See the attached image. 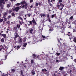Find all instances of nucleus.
I'll list each match as a JSON object with an SVG mask.
<instances>
[{"label": "nucleus", "instance_id": "obj_1", "mask_svg": "<svg viewBox=\"0 0 76 76\" xmlns=\"http://www.w3.org/2000/svg\"><path fill=\"white\" fill-rule=\"evenodd\" d=\"M22 4H25L24 5H21V7L22 8L25 7V9H26V7H27V4H26V3L25 1H22L21 3Z\"/></svg>", "mask_w": 76, "mask_h": 76}, {"label": "nucleus", "instance_id": "obj_2", "mask_svg": "<svg viewBox=\"0 0 76 76\" xmlns=\"http://www.w3.org/2000/svg\"><path fill=\"white\" fill-rule=\"evenodd\" d=\"M4 1V0H0V7H1V9H3V7L4 6L2 5V3L3 4H4L5 3L4 2H3Z\"/></svg>", "mask_w": 76, "mask_h": 76}, {"label": "nucleus", "instance_id": "obj_3", "mask_svg": "<svg viewBox=\"0 0 76 76\" xmlns=\"http://www.w3.org/2000/svg\"><path fill=\"white\" fill-rule=\"evenodd\" d=\"M20 7H21V6H20L19 7H17L15 9L13 10L14 11H16V12H18L19 10L20 9Z\"/></svg>", "mask_w": 76, "mask_h": 76}, {"label": "nucleus", "instance_id": "obj_4", "mask_svg": "<svg viewBox=\"0 0 76 76\" xmlns=\"http://www.w3.org/2000/svg\"><path fill=\"white\" fill-rule=\"evenodd\" d=\"M4 50V48H3V47L2 46H0V51H3Z\"/></svg>", "mask_w": 76, "mask_h": 76}, {"label": "nucleus", "instance_id": "obj_5", "mask_svg": "<svg viewBox=\"0 0 76 76\" xmlns=\"http://www.w3.org/2000/svg\"><path fill=\"white\" fill-rule=\"evenodd\" d=\"M32 22H33V23L34 24H35V25H36V24H37L36 22H35V19H34V18H33V20H32Z\"/></svg>", "mask_w": 76, "mask_h": 76}, {"label": "nucleus", "instance_id": "obj_6", "mask_svg": "<svg viewBox=\"0 0 76 76\" xmlns=\"http://www.w3.org/2000/svg\"><path fill=\"white\" fill-rule=\"evenodd\" d=\"M3 15H4V17H5L6 16V15H7V13L6 12H4L3 13Z\"/></svg>", "mask_w": 76, "mask_h": 76}, {"label": "nucleus", "instance_id": "obj_7", "mask_svg": "<svg viewBox=\"0 0 76 76\" xmlns=\"http://www.w3.org/2000/svg\"><path fill=\"white\" fill-rule=\"evenodd\" d=\"M63 69H64V68L63 67L61 66L59 68V70H62Z\"/></svg>", "mask_w": 76, "mask_h": 76}, {"label": "nucleus", "instance_id": "obj_8", "mask_svg": "<svg viewBox=\"0 0 76 76\" xmlns=\"http://www.w3.org/2000/svg\"><path fill=\"white\" fill-rule=\"evenodd\" d=\"M1 17V14H0V18ZM3 21V19H0V22H2Z\"/></svg>", "mask_w": 76, "mask_h": 76}, {"label": "nucleus", "instance_id": "obj_9", "mask_svg": "<svg viewBox=\"0 0 76 76\" xmlns=\"http://www.w3.org/2000/svg\"><path fill=\"white\" fill-rule=\"evenodd\" d=\"M4 38H3L2 39H1V41L2 42H4Z\"/></svg>", "mask_w": 76, "mask_h": 76}, {"label": "nucleus", "instance_id": "obj_10", "mask_svg": "<svg viewBox=\"0 0 76 76\" xmlns=\"http://www.w3.org/2000/svg\"><path fill=\"white\" fill-rule=\"evenodd\" d=\"M20 4H21V3H18L15 4L16 6H19L20 5Z\"/></svg>", "mask_w": 76, "mask_h": 76}, {"label": "nucleus", "instance_id": "obj_11", "mask_svg": "<svg viewBox=\"0 0 76 76\" xmlns=\"http://www.w3.org/2000/svg\"><path fill=\"white\" fill-rule=\"evenodd\" d=\"M2 36L4 38H6V34H3Z\"/></svg>", "mask_w": 76, "mask_h": 76}, {"label": "nucleus", "instance_id": "obj_12", "mask_svg": "<svg viewBox=\"0 0 76 76\" xmlns=\"http://www.w3.org/2000/svg\"><path fill=\"white\" fill-rule=\"evenodd\" d=\"M11 15L12 16H15V14L13 12L12 13Z\"/></svg>", "mask_w": 76, "mask_h": 76}, {"label": "nucleus", "instance_id": "obj_13", "mask_svg": "<svg viewBox=\"0 0 76 76\" xmlns=\"http://www.w3.org/2000/svg\"><path fill=\"white\" fill-rule=\"evenodd\" d=\"M73 41H74L75 42H76V37H75L74 38Z\"/></svg>", "mask_w": 76, "mask_h": 76}, {"label": "nucleus", "instance_id": "obj_14", "mask_svg": "<svg viewBox=\"0 0 76 76\" xmlns=\"http://www.w3.org/2000/svg\"><path fill=\"white\" fill-rule=\"evenodd\" d=\"M34 60H31V64H32V63H34Z\"/></svg>", "mask_w": 76, "mask_h": 76}, {"label": "nucleus", "instance_id": "obj_15", "mask_svg": "<svg viewBox=\"0 0 76 76\" xmlns=\"http://www.w3.org/2000/svg\"><path fill=\"white\" fill-rule=\"evenodd\" d=\"M31 75H33V76H34V75H35V72H31Z\"/></svg>", "mask_w": 76, "mask_h": 76}, {"label": "nucleus", "instance_id": "obj_16", "mask_svg": "<svg viewBox=\"0 0 76 76\" xmlns=\"http://www.w3.org/2000/svg\"><path fill=\"white\" fill-rule=\"evenodd\" d=\"M56 14H54L52 15V18H54V16H56Z\"/></svg>", "mask_w": 76, "mask_h": 76}, {"label": "nucleus", "instance_id": "obj_17", "mask_svg": "<svg viewBox=\"0 0 76 76\" xmlns=\"http://www.w3.org/2000/svg\"><path fill=\"white\" fill-rule=\"evenodd\" d=\"M26 45H27V43H24L23 45L24 47H26Z\"/></svg>", "mask_w": 76, "mask_h": 76}, {"label": "nucleus", "instance_id": "obj_18", "mask_svg": "<svg viewBox=\"0 0 76 76\" xmlns=\"http://www.w3.org/2000/svg\"><path fill=\"white\" fill-rule=\"evenodd\" d=\"M20 72L22 76H23V72L22 71V70Z\"/></svg>", "mask_w": 76, "mask_h": 76}, {"label": "nucleus", "instance_id": "obj_19", "mask_svg": "<svg viewBox=\"0 0 76 76\" xmlns=\"http://www.w3.org/2000/svg\"><path fill=\"white\" fill-rule=\"evenodd\" d=\"M41 15L42 16H43V17H44V16H45V14H42Z\"/></svg>", "mask_w": 76, "mask_h": 76}, {"label": "nucleus", "instance_id": "obj_20", "mask_svg": "<svg viewBox=\"0 0 76 76\" xmlns=\"http://www.w3.org/2000/svg\"><path fill=\"white\" fill-rule=\"evenodd\" d=\"M12 72H15V69H12Z\"/></svg>", "mask_w": 76, "mask_h": 76}, {"label": "nucleus", "instance_id": "obj_21", "mask_svg": "<svg viewBox=\"0 0 76 76\" xmlns=\"http://www.w3.org/2000/svg\"><path fill=\"white\" fill-rule=\"evenodd\" d=\"M63 1H62V0H59L58 1V2L59 3H61V2H62Z\"/></svg>", "mask_w": 76, "mask_h": 76}, {"label": "nucleus", "instance_id": "obj_22", "mask_svg": "<svg viewBox=\"0 0 76 76\" xmlns=\"http://www.w3.org/2000/svg\"><path fill=\"white\" fill-rule=\"evenodd\" d=\"M39 4L38 3H37L36 4V6H38Z\"/></svg>", "mask_w": 76, "mask_h": 76}, {"label": "nucleus", "instance_id": "obj_23", "mask_svg": "<svg viewBox=\"0 0 76 76\" xmlns=\"http://www.w3.org/2000/svg\"><path fill=\"white\" fill-rule=\"evenodd\" d=\"M11 18V15H9L8 17V19H9Z\"/></svg>", "mask_w": 76, "mask_h": 76}, {"label": "nucleus", "instance_id": "obj_24", "mask_svg": "<svg viewBox=\"0 0 76 76\" xmlns=\"http://www.w3.org/2000/svg\"><path fill=\"white\" fill-rule=\"evenodd\" d=\"M32 31H33V30H32V29H31V30H30V33H32Z\"/></svg>", "mask_w": 76, "mask_h": 76}, {"label": "nucleus", "instance_id": "obj_25", "mask_svg": "<svg viewBox=\"0 0 76 76\" xmlns=\"http://www.w3.org/2000/svg\"><path fill=\"white\" fill-rule=\"evenodd\" d=\"M33 56L34 57V58H35V57H36V55H35V54H33Z\"/></svg>", "mask_w": 76, "mask_h": 76}, {"label": "nucleus", "instance_id": "obj_26", "mask_svg": "<svg viewBox=\"0 0 76 76\" xmlns=\"http://www.w3.org/2000/svg\"><path fill=\"white\" fill-rule=\"evenodd\" d=\"M39 6H42V4L40 2L39 3Z\"/></svg>", "mask_w": 76, "mask_h": 76}, {"label": "nucleus", "instance_id": "obj_27", "mask_svg": "<svg viewBox=\"0 0 76 76\" xmlns=\"http://www.w3.org/2000/svg\"><path fill=\"white\" fill-rule=\"evenodd\" d=\"M17 27L19 28H20V25L18 26V25H17Z\"/></svg>", "mask_w": 76, "mask_h": 76}, {"label": "nucleus", "instance_id": "obj_28", "mask_svg": "<svg viewBox=\"0 0 76 76\" xmlns=\"http://www.w3.org/2000/svg\"><path fill=\"white\" fill-rule=\"evenodd\" d=\"M4 20L6 21V20H7V18H5L4 19Z\"/></svg>", "mask_w": 76, "mask_h": 76}, {"label": "nucleus", "instance_id": "obj_29", "mask_svg": "<svg viewBox=\"0 0 76 76\" xmlns=\"http://www.w3.org/2000/svg\"><path fill=\"white\" fill-rule=\"evenodd\" d=\"M22 39H20V41H19V42H20V43H21V42H22Z\"/></svg>", "mask_w": 76, "mask_h": 76}, {"label": "nucleus", "instance_id": "obj_30", "mask_svg": "<svg viewBox=\"0 0 76 76\" xmlns=\"http://www.w3.org/2000/svg\"><path fill=\"white\" fill-rule=\"evenodd\" d=\"M68 35V36H70V35H71L70 33V32H69Z\"/></svg>", "mask_w": 76, "mask_h": 76}, {"label": "nucleus", "instance_id": "obj_31", "mask_svg": "<svg viewBox=\"0 0 76 76\" xmlns=\"http://www.w3.org/2000/svg\"><path fill=\"white\" fill-rule=\"evenodd\" d=\"M14 29H15V30H16V29H17V27H14Z\"/></svg>", "mask_w": 76, "mask_h": 76}, {"label": "nucleus", "instance_id": "obj_32", "mask_svg": "<svg viewBox=\"0 0 76 76\" xmlns=\"http://www.w3.org/2000/svg\"><path fill=\"white\" fill-rule=\"evenodd\" d=\"M60 5H61V6H62L63 7H64V5H63L61 3L60 4Z\"/></svg>", "mask_w": 76, "mask_h": 76}, {"label": "nucleus", "instance_id": "obj_33", "mask_svg": "<svg viewBox=\"0 0 76 76\" xmlns=\"http://www.w3.org/2000/svg\"><path fill=\"white\" fill-rule=\"evenodd\" d=\"M42 38H45V37L44 36L42 35Z\"/></svg>", "mask_w": 76, "mask_h": 76}, {"label": "nucleus", "instance_id": "obj_34", "mask_svg": "<svg viewBox=\"0 0 76 76\" xmlns=\"http://www.w3.org/2000/svg\"><path fill=\"white\" fill-rule=\"evenodd\" d=\"M73 16H72L70 18V19H73Z\"/></svg>", "mask_w": 76, "mask_h": 76}, {"label": "nucleus", "instance_id": "obj_35", "mask_svg": "<svg viewBox=\"0 0 76 76\" xmlns=\"http://www.w3.org/2000/svg\"><path fill=\"white\" fill-rule=\"evenodd\" d=\"M3 34H2L1 33H0V36H3Z\"/></svg>", "mask_w": 76, "mask_h": 76}, {"label": "nucleus", "instance_id": "obj_36", "mask_svg": "<svg viewBox=\"0 0 76 76\" xmlns=\"http://www.w3.org/2000/svg\"><path fill=\"white\" fill-rule=\"evenodd\" d=\"M7 7H10V5L8 4L7 5Z\"/></svg>", "mask_w": 76, "mask_h": 76}, {"label": "nucleus", "instance_id": "obj_37", "mask_svg": "<svg viewBox=\"0 0 76 76\" xmlns=\"http://www.w3.org/2000/svg\"><path fill=\"white\" fill-rule=\"evenodd\" d=\"M33 0H31L30 1V3H32V2H33Z\"/></svg>", "mask_w": 76, "mask_h": 76}, {"label": "nucleus", "instance_id": "obj_38", "mask_svg": "<svg viewBox=\"0 0 76 76\" xmlns=\"http://www.w3.org/2000/svg\"><path fill=\"white\" fill-rule=\"evenodd\" d=\"M59 9H60V10H62L63 9V7H62L61 8Z\"/></svg>", "mask_w": 76, "mask_h": 76}, {"label": "nucleus", "instance_id": "obj_39", "mask_svg": "<svg viewBox=\"0 0 76 76\" xmlns=\"http://www.w3.org/2000/svg\"><path fill=\"white\" fill-rule=\"evenodd\" d=\"M7 23H8V24L10 23V22H9V21L7 22Z\"/></svg>", "mask_w": 76, "mask_h": 76}, {"label": "nucleus", "instance_id": "obj_40", "mask_svg": "<svg viewBox=\"0 0 76 76\" xmlns=\"http://www.w3.org/2000/svg\"><path fill=\"white\" fill-rule=\"evenodd\" d=\"M69 38H70L71 41V42H72V40H73V39H71V38H70V37H69Z\"/></svg>", "mask_w": 76, "mask_h": 76}, {"label": "nucleus", "instance_id": "obj_41", "mask_svg": "<svg viewBox=\"0 0 76 76\" xmlns=\"http://www.w3.org/2000/svg\"><path fill=\"white\" fill-rule=\"evenodd\" d=\"M20 19H21V20L22 21H23V19H22V18L21 17Z\"/></svg>", "mask_w": 76, "mask_h": 76}, {"label": "nucleus", "instance_id": "obj_42", "mask_svg": "<svg viewBox=\"0 0 76 76\" xmlns=\"http://www.w3.org/2000/svg\"><path fill=\"white\" fill-rule=\"evenodd\" d=\"M18 19H20V18H21V17L19 16L18 17Z\"/></svg>", "mask_w": 76, "mask_h": 76}, {"label": "nucleus", "instance_id": "obj_43", "mask_svg": "<svg viewBox=\"0 0 76 76\" xmlns=\"http://www.w3.org/2000/svg\"><path fill=\"white\" fill-rule=\"evenodd\" d=\"M57 55L58 56H59V55H60V53H57Z\"/></svg>", "mask_w": 76, "mask_h": 76}, {"label": "nucleus", "instance_id": "obj_44", "mask_svg": "<svg viewBox=\"0 0 76 76\" xmlns=\"http://www.w3.org/2000/svg\"><path fill=\"white\" fill-rule=\"evenodd\" d=\"M50 6H52V4H51L50 3Z\"/></svg>", "mask_w": 76, "mask_h": 76}, {"label": "nucleus", "instance_id": "obj_45", "mask_svg": "<svg viewBox=\"0 0 76 76\" xmlns=\"http://www.w3.org/2000/svg\"><path fill=\"white\" fill-rule=\"evenodd\" d=\"M74 61L75 63H76V59L74 60Z\"/></svg>", "mask_w": 76, "mask_h": 76}, {"label": "nucleus", "instance_id": "obj_46", "mask_svg": "<svg viewBox=\"0 0 76 76\" xmlns=\"http://www.w3.org/2000/svg\"><path fill=\"white\" fill-rule=\"evenodd\" d=\"M29 22H30V23L31 24L32 23V21H30Z\"/></svg>", "mask_w": 76, "mask_h": 76}, {"label": "nucleus", "instance_id": "obj_47", "mask_svg": "<svg viewBox=\"0 0 76 76\" xmlns=\"http://www.w3.org/2000/svg\"><path fill=\"white\" fill-rule=\"evenodd\" d=\"M60 6H60V5H59V6H58V7H60Z\"/></svg>", "mask_w": 76, "mask_h": 76}, {"label": "nucleus", "instance_id": "obj_48", "mask_svg": "<svg viewBox=\"0 0 76 76\" xmlns=\"http://www.w3.org/2000/svg\"><path fill=\"white\" fill-rule=\"evenodd\" d=\"M44 70H45V71L46 72H47V70H46V69H44Z\"/></svg>", "mask_w": 76, "mask_h": 76}, {"label": "nucleus", "instance_id": "obj_49", "mask_svg": "<svg viewBox=\"0 0 76 76\" xmlns=\"http://www.w3.org/2000/svg\"><path fill=\"white\" fill-rule=\"evenodd\" d=\"M33 7L32 6H31L30 7H31V8H32Z\"/></svg>", "mask_w": 76, "mask_h": 76}, {"label": "nucleus", "instance_id": "obj_50", "mask_svg": "<svg viewBox=\"0 0 76 76\" xmlns=\"http://www.w3.org/2000/svg\"><path fill=\"white\" fill-rule=\"evenodd\" d=\"M48 18H49V15H47Z\"/></svg>", "mask_w": 76, "mask_h": 76}, {"label": "nucleus", "instance_id": "obj_51", "mask_svg": "<svg viewBox=\"0 0 76 76\" xmlns=\"http://www.w3.org/2000/svg\"><path fill=\"white\" fill-rule=\"evenodd\" d=\"M56 61V62H58V60H57Z\"/></svg>", "mask_w": 76, "mask_h": 76}, {"label": "nucleus", "instance_id": "obj_52", "mask_svg": "<svg viewBox=\"0 0 76 76\" xmlns=\"http://www.w3.org/2000/svg\"><path fill=\"white\" fill-rule=\"evenodd\" d=\"M5 1H8V0H5Z\"/></svg>", "mask_w": 76, "mask_h": 76}, {"label": "nucleus", "instance_id": "obj_53", "mask_svg": "<svg viewBox=\"0 0 76 76\" xmlns=\"http://www.w3.org/2000/svg\"><path fill=\"white\" fill-rule=\"evenodd\" d=\"M48 1L49 2H50V0H48Z\"/></svg>", "mask_w": 76, "mask_h": 76}, {"label": "nucleus", "instance_id": "obj_54", "mask_svg": "<svg viewBox=\"0 0 76 76\" xmlns=\"http://www.w3.org/2000/svg\"><path fill=\"white\" fill-rule=\"evenodd\" d=\"M11 12H12V11H11V10H10V11H9V12H10V13H11Z\"/></svg>", "mask_w": 76, "mask_h": 76}, {"label": "nucleus", "instance_id": "obj_55", "mask_svg": "<svg viewBox=\"0 0 76 76\" xmlns=\"http://www.w3.org/2000/svg\"><path fill=\"white\" fill-rule=\"evenodd\" d=\"M20 24H22V23H21V22H20Z\"/></svg>", "mask_w": 76, "mask_h": 76}, {"label": "nucleus", "instance_id": "obj_56", "mask_svg": "<svg viewBox=\"0 0 76 76\" xmlns=\"http://www.w3.org/2000/svg\"><path fill=\"white\" fill-rule=\"evenodd\" d=\"M1 33H3V31H1Z\"/></svg>", "mask_w": 76, "mask_h": 76}, {"label": "nucleus", "instance_id": "obj_57", "mask_svg": "<svg viewBox=\"0 0 76 76\" xmlns=\"http://www.w3.org/2000/svg\"><path fill=\"white\" fill-rule=\"evenodd\" d=\"M2 61V59H0V61Z\"/></svg>", "mask_w": 76, "mask_h": 76}, {"label": "nucleus", "instance_id": "obj_58", "mask_svg": "<svg viewBox=\"0 0 76 76\" xmlns=\"http://www.w3.org/2000/svg\"><path fill=\"white\" fill-rule=\"evenodd\" d=\"M53 1H55V0H53Z\"/></svg>", "mask_w": 76, "mask_h": 76}, {"label": "nucleus", "instance_id": "obj_59", "mask_svg": "<svg viewBox=\"0 0 76 76\" xmlns=\"http://www.w3.org/2000/svg\"><path fill=\"white\" fill-rule=\"evenodd\" d=\"M9 28H7V31H9Z\"/></svg>", "mask_w": 76, "mask_h": 76}, {"label": "nucleus", "instance_id": "obj_60", "mask_svg": "<svg viewBox=\"0 0 76 76\" xmlns=\"http://www.w3.org/2000/svg\"><path fill=\"white\" fill-rule=\"evenodd\" d=\"M19 46H17V48H19Z\"/></svg>", "mask_w": 76, "mask_h": 76}, {"label": "nucleus", "instance_id": "obj_61", "mask_svg": "<svg viewBox=\"0 0 76 76\" xmlns=\"http://www.w3.org/2000/svg\"><path fill=\"white\" fill-rule=\"evenodd\" d=\"M44 69H42V71H44Z\"/></svg>", "mask_w": 76, "mask_h": 76}, {"label": "nucleus", "instance_id": "obj_62", "mask_svg": "<svg viewBox=\"0 0 76 76\" xmlns=\"http://www.w3.org/2000/svg\"><path fill=\"white\" fill-rule=\"evenodd\" d=\"M25 17H26V15H25Z\"/></svg>", "mask_w": 76, "mask_h": 76}, {"label": "nucleus", "instance_id": "obj_63", "mask_svg": "<svg viewBox=\"0 0 76 76\" xmlns=\"http://www.w3.org/2000/svg\"><path fill=\"white\" fill-rule=\"evenodd\" d=\"M11 0V1H13V0Z\"/></svg>", "mask_w": 76, "mask_h": 76}, {"label": "nucleus", "instance_id": "obj_64", "mask_svg": "<svg viewBox=\"0 0 76 76\" xmlns=\"http://www.w3.org/2000/svg\"><path fill=\"white\" fill-rule=\"evenodd\" d=\"M43 59H44V58L43 57Z\"/></svg>", "mask_w": 76, "mask_h": 76}]
</instances>
